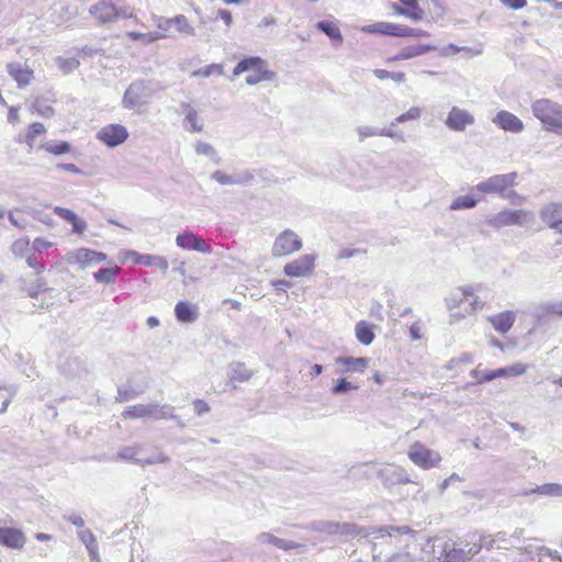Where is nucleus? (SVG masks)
<instances>
[{"label": "nucleus", "mask_w": 562, "mask_h": 562, "mask_svg": "<svg viewBox=\"0 0 562 562\" xmlns=\"http://www.w3.org/2000/svg\"><path fill=\"white\" fill-rule=\"evenodd\" d=\"M474 123V115L470 111L457 105L450 109L447 119L445 120L446 127L453 132H463L467 127L472 126Z\"/></svg>", "instance_id": "9d476101"}, {"label": "nucleus", "mask_w": 562, "mask_h": 562, "mask_svg": "<svg viewBox=\"0 0 562 562\" xmlns=\"http://www.w3.org/2000/svg\"><path fill=\"white\" fill-rule=\"evenodd\" d=\"M173 26L177 32L183 36H195V29L183 14L173 16Z\"/></svg>", "instance_id": "58836bf2"}, {"label": "nucleus", "mask_w": 562, "mask_h": 562, "mask_svg": "<svg viewBox=\"0 0 562 562\" xmlns=\"http://www.w3.org/2000/svg\"><path fill=\"white\" fill-rule=\"evenodd\" d=\"M374 75L376 78L384 80V79H391L396 82H403L405 80V74L404 72H390L384 69H375Z\"/></svg>", "instance_id": "e2e57ef3"}, {"label": "nucleus", "mask_w": 562, "mask_h": 562, "mask_svg": "<svg viewBox=\"0 0 562 562\" xmlns=\"http://www.w3.org/2000/svg\"><path fill=\"white\" fill-rule=\"evenodd\" d=\"M408 458L423 469L435 468L441 461V457L437 451L428 449L420 442H415L411 446Z\"/></svg>", "instance_id": "1a4fd4ad"}, {"label": "nucleus", "mask_w": 562, "mask_h": 562, "mask_svg": "<svg viewBox=\"0 0 562 562\" xmlns=\"http://www.w3.org/2000/svg\"><path fill=\"white\" fill-rule=\"evenodd\" d=\"M415 532L407 526H384V527H371L369 529H363V536H374V538H384V537H396L398 535H411L413 536Z\"/></svg>", "instance_id": "aec40b11"}, {"label": "nucleus", "mask_w": 562, "mask_h": 562, "mask_svg": "<svg viewBox=\"0 0 562 562\" xmlns=\"http://www.w3.org/2000/svg\"><path fill=\"white\" fill-rule=\"evenodd\" d=\"M7 68L20 88L29 86L34 78L33 70L20 63L8 64Z\"/></svg>", "instance_id": "4be33fe9"}, {"label": "nucleus", "mask_w": 562, "mask_h": 562, "mask_svg": "<svg viewBox=\"0 0 562 562\" xmlns=\"http://www.w3.org/2000/svg\"><path fill=\"white\" fill-rule=\"evenodd\" d=\"M195 153L198 155H203L207 157L210 160L218 165L221 162V158L218 156L217 150L209 143L205 142H196L195 146Z\"/></svg>", "instance_id": "ea45409f"}, {"label": "nucleus", "mask_w": 562, "mask_h": 562, "mask_svg": "<svg viewBox=\"0 0 562 562\" xmlns=\"http://www.w3.org/2000/svg\"><path fill=\"white\" fill-rule=\"evenodd\" d=\"M379 34L400 37L401 24L391 22H379Z\"/></svg>", "instance_id": "bf43d9fd"}, {"label": "nucleus", "mask_w": 562, "mask_h": 562, "mask_svg": "<svg viewBox=\"0 0 562 562\" xmlns=\"http://www.w3.org/2000/svg\"><path fill=\"white\" fill-rule=\"evenodd\" d=\"M45 132V126L42 123L35 122L29 127L25 136V142L30 147H33L35 138Z\"/></svg>", "instance_id": "052dcab7"}, {"label": "nucleus", "mask_w": 562, "mask_h": 562, "mask_svg": "<svg viewBox=\"0 0 562 562\" xmlns=\"http://www.w3.org/2000/svg\"><path fill=\"white\" fill-rule=\"evenodd\" d=\"M493 123L502 130L512 133H520L525 127L522 121L518 116L505 110L499 111L495 115Z\"/></svg>", "instance_id": "6ab92c4d"}, {"label": "nucleus", "mask_w": 562, "mask_h": 562, "mask_svg": "<svg viewBox=\"0 0 562 562\" xmlns=\"http://www.w3.org/2000/svg\"><path fill=\"white\" fill-rule=\"evenodd\" d=\"M211 179L223 186L247 184L252 181L254 175L250 171H245L235 176H229L221 170H216L211 175Z\"/></svg>", "instance_id": "5701e85b"}, {"label": "nucleus", "mask_w": 562, "mask_h": 562, "mask_svg": "<svg viewBox=\"0 0 562 562\" xmlns=\"http://www.w3.org/2000/svg\"><path fill=\"white\" fill-rule=\"evenodd\" d=\"M266 66V61L260 57H247L240 60L233 70V77L248 70H261Z\"/></svg>", "instance_id": "473e14b6"}, {"label": "nucleus", "mask_w": 562, "mask_h": 562, "mask_svg": "<svg viewBox=\"0 0 562 562\" xmlns=\"http://www.w3.org/2000/svg\"><path fill=\"white\" fill-rule=\"evenodd\" d=\"M128 137L127 130L121 124H109L102 127L97 138L109 147H115L124 143Z\"/></svg>", "instance_id": "f8f14e48"}, {"label": "nucleus", "mask_w": 562, "mask_h": 562, "mask_svg": "<svg viewBox=\"0 0 562 562\" xmlns=\"http://www.w3.org/2000/svg\"><path fill=\"white\" fill-rule=\"evenodd\" d=\"M151 20L157 27V31H153V32L154 33H164L165 38H166L168 36V34H167L168 31L170 30L171 26H173V16L166 18L164 15H158V14L153 13Z\"/></svg>", "instance_id": "49530a36"}, {"label": "nucleus", "mask_w": 562, "mask_h": 562, "mask_svg": "<svg viewBox=\"0 0 562 562\" xmlns=\"http://www.w3.org/2000/svg\"><path fill=\"white\" fill-rule=\"evenodd\" d=\"M106 254L90 248L81 247L67 252L64 261L70 266H77L80 270H86L94 265L105 261Z\"/></svg>", "instance_id": "39448f33"}, {"label": "nucleus", "mask_w": 562, "mask_h": 562, "mask_svg": "<svg viewBox=\"0 0 562 562\" xmlns=\"http://www.w3.org/2000/svg\"><path fill=\"white\" fill-rule=\"evenodd\" d=\"M314 255H303L295 260L288 262L283 272L291 278H302L311 274L315 267Z\"/></svg>", "instance_id": "4468645a"}, {"label": "nucleus", "mask_w": 562, "mask_h": 562, "mask_svg": "<svg viewBox=\"0 0 562 562\" xmlns=\"http://www.w3.org/2000/svg\"><path fill=\"white\" fill-rule=\"evenodd\" d=\"M176 244L178 247L195 250L202 254H210L212 251L211 246L201 237H198L191 231H186L176 237Z\"/></svg>", "instance_id": "dca6fc26"}, {"label": "nucleus", "mask_w": 562, "mask_h": 562, "mask_svg": "<svg viewBox=\"0 0 562 562\" xmlns=\"http://www.w3.org/2000/svg\"><path fill=\"white\" fill-rule=\"evenodd\" d=\"M429 33L422 29H414L407 25L401 24L400 37H427Z\"/></svg>", "instance_id": "680f3d73"}, {"label": "nucleus", "mask_w": 562, "mask_h": 562, "mask_svg": "<svg viewBox=\"0 0 562 562\" xmlns=\"http://www.w3.org/2000/svg\"><path fill=\"white\" fill-rule=\"evenodd\" d=\"M316 29L325 33L329 38L337 40L339 43H342L341 32L335 23L329 21H319L316 23Z\"/></svg>", "instance_id": "79ce46f5"}, {"label": "nucleus", "mask_w": 562, "mask_h": 562, "mask_svg": "<svg viewBox=\"0 0 562 562\" xmlns=\"http://www.w3.org/2000/svg\"><path fill=\"white\" fill-rule=\"evenodd\" d=\"M175 314L181 323H193L199 316L198 307L187 301H180L175 307Z\"/></svg>", "instance_id": "a878e982"}, {"label": "nucleus", "mask_w": 562, "mask_h": 562, "mask_svg": "<svg viewBox=\"0 0 562 562\" xmlns=\"http://www.w3.org/2000/svg\"><path fill=\"white\" fill-rule=\"evenodd\" d=\"M34 110L44 117H50L54 114L52 106L42 103L40 99H36L33 103Z\"/></svg>", "instance_id": "0e129e2a"}, {"label": "nucleus", "mask_w": 562, "mask_h": 562, "mask_svg": "<svg viewBox=\"0 0 562 562\" xmlns=\"http://www.w3.org/2000/svg\"><path fill=\"white\" fill-rule=\"evenodd\" d=\"M89 13L99 24L114 22L120 15L119 8L108 0H99L90 5Z\"/></svg>", "instance_id": "ddd939ff"}, {"label": "nucleus", "mask_w": 562, "mask_h": 562, "mask_svg": "<svg viewBox=\"0 0 562 562\" xmlns=\"http://www.w3.org/2000/svg\"><path fill=\"white\" fill-rule=\"evenodd\" d=\"M436 46L432 45H412L403 48L401 52H398L394 57L393 60H406L411 59L420 55H424L428 52L436 50Z\"/></svg>", "instance_id": "c756f323"}, {"label": "nucleus", "mask_w": 562, "mask_h": 562, "mask_svg": "<svg viewBox=\"0 0 562 562\" xmlns=\"http://www.w3.org/2000/svg\"><path fill=\"white\" fill-rule=\"evenodd\" d=\"M75 15L76 12L69 7L58 3L53 5L49 20L56 25H61L70 21Z\"/></svg>", "instance_id": "7c9ffc66"}, {"label": "nucleus", "mask_w": 562, "mask_h": 562, "mask_svg": "<svg viewBox=\"0 0 562 562\" xmlns=\"http://www.w3.org/2000/svg\"><path fill=\"white\" fill-rule=\"evenodd\" d=\"M54 61L58 66V68L63 71L64 75H68L75 69H77L80 65L79 60L75 57L64 58L61 56H57L54 58Z\"/></svg>", "instance_id": "de8ad7c7"}, {"label": "nucleus", "mask_w": 562, "mask_h": 562, "mask_svg": "<svg viewBox=\"0 0 562 562\" xmlns=\"http://www.w3.org/2000/svg\"><path fill=\"white\" fill-rule=\"evenodd\" d=\"M493 328L501 333L506 334L513 327L516 321V314L512 311H506L487 317Z\"/></svg>", "instance_id": "b1692460"}, {"label": "nucleus", "mask_w": 562, "mask_h": 562, "mask_svg": "<svg viewBox=\"0 0 562 562\" xmlns=\"http://www.w3.org/2000/svg\"><path fill=\"white\" fill-rule=\"evenodd\" d=\"M517 179L516 172H509L504 175H495L490 177L488 179L477 183L474 188L480 193H498L503 194V192L515 184Z\"/></svg>", "instance_id": "6e6552de"}, {"label": "nucleus", "mask_w": 562, "mask_h": 562, "mask_svg": "<svg viewBox=\"0 0 562 562\" xmlns=\"http://www.w3.org/2000/svg\"><path fill=\"white\" fill-rule=\"evenodd\" d=\"M252 375L254 372L244 362L236 361L229 364L228 378L233 383L247 382Z\"/></svg>", "instance_id": "c85d7f7f"}, {"label": "nucleus", "mask_w": 562, "mask_h": 562, "mask_svg": "<svg viewBox=\"0 0 562 562\" xmlns=\"http://www.w3.org/2000/svg\"><path fill=\"white\" fill-rule=\"evenodd\" d=\"M0 544L11 549H22L25 544V536L15 528H0Z\"/></svg>", "instance_id": "412c9836"}, {"label": "nucleus", "mask_w": 562, "mask_h": 562, "mask_svg": "<svg viewBox=\"0 0 562 562\" xmlns=\"http://www.w3.org/2000/svg\"><path fill=\"white\" fill-rule=\"evenodd\" d=\"M130 255L135 257L137 263H144L148 267H157L161 271H167L169 263L165 257L154 255H139L136 251H131Z\"/></svg>", "instance_id": "2f4dec72"}, {"label": "nucleus", "mask_w": 562, "mask_h": 562, "mask_svg": "<svg viewBox=\"0 0 562 562\" xmlns=\"http://www.w3.org/2000/svg\"><path fill=\"white\" fill-rule=\"evenodd\" d=\"M276 77L274 72L268 69L258 70V74L249 75L246 77V83L255 86L261 81H271Z\"/></svg>", "instance_id": "8fccbe9b"}, {"label": "nucleus", "mask_w": 562, "mask_h": 562, "mask_svg": "<svg viewBox=\"0 0 562 562\" xmlns=\"http://www.w3.org/2000/svg\"><path fill=\"white\" fill-rule=\"evenodd\" d=\"M358 389H359L358 385L341 378L336 381V383L333 385L330 391L334 395H341V394H346L350 391H356Z\"/></svg>", "instance_id": "864d4df0"}, {"label": "nucleus", "mask_w": 562, "mask_h": 562, "mask_svg": "<svg viewBox=\"0 0 562 562\" xmlns=\"http://www.w3.org/2000/svg\"><path fill=\"white\" fill-rule=\"evenodd\" d=\"M78 537L81 542L86 546L89 555H95V550L98 549V543L95 537L89 529H81L78 531Z\"/></svg>", "instance_id": "a18cd8bd"}, {"label": "nucleus", "mask_w": 562, "mask_h": 562, "mask_svg": "<svg viewBox=\"0 0 562 562\" xmlns=\"http://www.w3.org/2000/svg\"><path fill=\"white\" fill-rule=\"evenodd\" d=\"M378 477L385 487H392L398 484H408L412 482L407 472L400 465L385 464L378 471Z\"/></svg>", "instance_id": "9b49d317"}, {"label": "nucleus", "mask_w": 562, "mask_h": 562, "mask_svg": "<svg viewBox=\"0 0 562 562\" xmlns=\"http://www.w3.org/2000/svg\"><path fill=\"white\" fill-rule=\"evenodd\" d=\"M338 522L333 520H321L313 524V529L317 532L327 535H337Z\"/></svg>", "instance_id": "5fc2aeb1"}, {"label": "nucleus", "mask_w": 562, "mask_h": 562, "mask_svg": "<svg viewBox=\"0 0 562 562\" xmlns=\"http://www.w3.org/2000/svg\"><path fill=\"white\" fill-rule=\"evenodd\" d=\"M335 363L340 367L336 370L337 373H362L369 366V359L339 356L335 358Z\"/></svg>", "instance_id": "f3484780"}, {"label": "nucleus", "mask_w": 562, "mask_h": 562, "mask_svg": "<svg viewBox=\"0 0 562 562\" xmlns=\"http://www.w3.org/2000/svg\"><path fill=\"white\" fill-rule=\"evenodd\" d=\"M535 492L540 496L562 497V484L546 483L535 487Z\"/></svg>", "instance_id": "37998d69"}, {"label": "nucleus", "mask_w": 562, "mask_h": 562, "mask_svg": "<svg viewBox=\"0 0 562 562\" xmlns=\"http://www.w3.org/2000/svg\"><path fill=\"white\" fill-rule=\"evenodd\" d=\"M26 263L30 268H32L37 274L42 273L45 270V266L40 262L34 255L30 254L26 256Z\"/></svg>", "instance_id": "338daca9"}, {"label": "nucleus", "mask_w": 562, "mask_h": 562, "mask_svg": "<svg viewBox=\"0 0 562 562\" xmlns=\"http://www.w3.org/2000/svg\"><path fill=\"white\" fill-rule=\"evenodd\" d=\"M122 417L127 418H153L160 419H177L175 407L170 404H160L158 402L139 403L127 406L122 413Z\"/></svg>", "instance_id": "f03ea898"}, {"label": "nucleus", "mask_w": 562, "mask_h": 562, "mask_svg": "<svg viewBox=\"0 0 562 562\" xmlns=\"http://www.w3.org/2000/svg\"><path fill=\"white\" fill-rule=\"evenodd\" d=\"M224 70H223V66L220 65V64H211V65H207L201 69H198L195 71L192 72V76L193 77H210L214 74L221 76L223 75Z\"/></svg>", "instance_id": "4d7b16f0"}, {"label": "nucleus", "mask_w": 562, "mask_h": 562, "mask_svg": "<svg viewBox=\"0 0 562 562\" xmlns=\"http://www.w3.org/2000/svg\"><path fill=\"white\" fill-rule=\"evenodd\" d=\"M363 532V528L350 522H338L337 535L358 536Z\"/></svg>", "instance_id": "13d9d810"}, {"label": "nucleus", "mask_w": 562, "mask_h": 562, "mask_svg": "<svg viewBox=\"0 0 562 562\" xmlns=\"http://www.w3.org/2000/svg\"><path fill=\"white\" fill-rule=\"evenodd\" d=\"M257 541L261 544L274 546L284 551L294 550L300 547V544L294 541L278 538L270 532H261L260 535H258Z\"/></svg>", "instance_id": "bb28decb"}, {"label": "nucleus", "mask_w": 562, "mask_h": 562, "mask_svg": "<svg viewBox=\"0 0 562 562\" xmlns=\"http://www.w3.org/2000/svg\"><path fill=\"white\" fill-rule=\"evenodd\" d=\"M120 272L121 268L119 266L101 268L93 273V279L98 283L113 284L115 283L116 277L120 274Z\"/></svg>", "instance_id": "c9c22d12"}, {"label": "nucleus", "mask_w": 562, "mask_h": 562, "mask_svg": "<svg viewBox=\"0 0 562 562\" xmlns=\"http://www.w3.org/2000/svg\"><path fill=\"white\" fill-rule=\"evenodd\" d=\"M181 111L186 115L184 126L192 132H201L203 125L199 122L198 112L188 103L181 104Z\"/></svg>", "instance_id": "72a5a7b5"}, {"label": "nucleus", "mask_w": 562, "mask_h": 562, "mask_svg": "<svg viewBox=\"0 0 562 562\" xmlns=\"http://www.w3.org/2000/svg\"><path fill=\"white\" fill-rule=\"evenodd\" d=\"M477 204V200L472 195H462L454 199L450 204L451 211L462 209H473Z\"/></svg>", "instance_id": "09e8293b"}, {"label": "nucleus", "mask_w": 562, "mask_h": 562, "mask_svg": "<svg viewBox=\"0 0 562 562\" xmlns=\"http://www.w3.org/2000/svg\"><path fill=\"white\" fill-rule=\"evenodd\" d=\"M127 36L130 40H132L134 42H139L143 45H150L160 40H165L164 33H154V32L142 33V32L132 31V32L127 33Z\"/></svg>", "instance_id": "4c0bfd02"}, {"label": "nucleus", "mask_w": 562, "mask_h": 562, "mask_svg": "<svg viewBox=\"0 0 562 562\" xmlns=\"http://www.w3.org/2000/svg\"><path fill=\"white\" fill-rule=\"evenodd\" d=\"M11 252L15 258H26L32 252L29 238H19L11 245Z\"/></svg>", "instance_id": "a19ab883"}, {"label": "nucleus", "mask_w": 562, "mask_h": 562, "mask_svg": "<svg viewBox=\"0 0 562 562\" xmlns=\"http://www.w3.org/2000/svg\"><path fill=\"white\" fill-rule=\"evenodd\" d=\"M528 369L527 364L517 362L512 366L499 368L497 370H492L491 374L485 376V380H494L496 378H507V376H519L522 375Z\"/></svg>", "instance_id": "cd10ccee"}, {"label": "nucleus", "mask_w": 562, "mask_h": 562, "mask_svg": "<svg viewBox=\"0 0 562 562\" xmlns=\"http://www.w3.org/2000/svg\"><path fill=\"white\" fill-rule=\"evenodd\" d=\"M143 445L125 446L117 450L114 459L124 460L136 463L140 467L150 465L155 463H169L170 458L161 451L147 458H139V453L143 451Z\"/></svg>", "instance_id": "20e7f679"}, {"label": "nucleus", "mask_w": 562, "mask_h": 562, "mask_svg": "<svg viewBox=\"0 0 562 562\" xmlns=\"http://www.w3.org/2000/svg\"><path fill=\"white\" fill-rule=\"evenodd\" d=\"M443 551L445 554L441 562H465L467 558L462 549L449 548L447 546Z\"/></svg>", "instance_id": "603ef678"}, {"label": "nucleus", "mask_w": 562, "mask_h": 562, "mask_svg": "<svg viewBox=\"0 0 562 562\" xmlns=\"http://www.w3.org/2000/svg\"><path fill=\"white\" fill-rule=\"evenodd\" d=\"M539 214L543 223L560 234L562 228V203H549L540 210Z\"/></svg>", "instance_id": "a211bd4d"}, {"label": "nucleus", "mask_w": 562, "mask_h": 562, "mask_svg": "<svg viewBox=\"0 0 562 562\" xmlns=\"http://www.w3.org/2000/svg\"><path fill=\"white\" fill-rule=\"evenodd\" d=\"M357 133H358L360 142H362L364 138L371 137V136H385V137L398 139L401 142L405 140L403 135L393 132L392 128L378 130L372 126L363 125V126L357 127Z\"/></svg>", "instance_id": "393cba45"}, {"label": "nucleus", "mask_w": 562, "mask_h": 562, "mask_svg": "<svg viewBox=\"0 0 562 562\" xmlns=\"http://www.w3.org/2000/svg\"><path fill=\"white\" fill-rule=\"evenodd\" d=\"M54 213L68 223L75 221V217L77 216L76 213L72 212L71 210L61 206L54 207Z\"/></svg>", "instance_id": "69168bd1"}, {"label": "nucleus", "mask_w": 562, "mask_h": 562, "mask_svg": "<svg viewBox=\"0 0 562 562\" xmlns=\"http://www.w3.org/2000/svg\"><path fill=\"white\" fill-rule=\"evenodd\" d=\"M302 246L300 236L291 229H285L276 237L271 254L273 257H284L300 250Z\"/></svg>", "instance_id": "0eeeda50"}, {"label": "nucleus", "mask_w": 562, "mask_h": 562, "mask_svg": "<svg viewBox=\"0 0 562 562\" xmlns=\"http://www.w3.org/2000/svg\"><path fill=\"white\" fill-rule=\"evenodd\" d=\"M533 221V213L527 210H504L487 218V224L496 229L519 225L524 226Z\"/></svg>", "instance_id": "423d86ee"}, {"label": "nucleus", "mask_w": 562, "mask_h": 562, "mask_svg": "<svg viewBox=\"0 0 562 562\" xmlns=\"http://www.w3.org/2000/svg\"><path fill=\"white\" fill-rule=\"evenodd\" d=\"M483 289L481 283L474 285H462L452 290L449 295L445 299L447 308L453 311L469 301L471 296L480 292Z\"/></svg>", "instance_id": "2eb2a0df"}, {"label": "nucleus", "mask_w": 562, "mask_h": 562, "mask_svg": "<svg viewBox=\"0 0 562 562\" xmlns=\"http://www.w3.org/2000/svg\"><path fill=\"white\" fill-rule=\"evenodd\" d=\"M42 148L55 156H60L70 151L71 146L68 142H49L42 145Z\"/></svg>", "instance_id": "c03bdc74"}, {"label": "nucleus", "mask_w": 562, "mask_h": 562, "mask_svg": "<svg viewBox=\"0 0 562 562\" xmlns=\"http://www.w3.org/2000/svg\"><path fill=\"white\" fill-rule=\"evenodd\" d=\"M406 10L407 18L414 22L422 21L425 16V11L419 5V0H398Z\"/></svg>", "instance_id": "e433bc0d"}, {"label": "nucleus", "mask_w": 562, "mask_h": 562, "mask_svg": "<svg viewBox=\"0 0 562 562\" xmlns=\"http://www.w3.org/2000/svg\"><path fill=\"white\" fill-rule=\"evenodd\" d=\"M517 537L512 536L510 538H506L505 532H498L491 541V546H495L497 549H507L509 547H514L517 542Z\"/></svg>", "instance_id": "3c124183"}, {"label": "nucleus", "mask_w": 562, "mask_h": 562, "mask_svg": "<svg viewBox=\"0 0 562 562\" xmlns=\"http://www.w3.org/2000/svg\"><path fill=\"white\" fill-rule=\"evenodd\" d=\"M422 115V109L418 108V106H413L407 112L398 115L392 123H391V127L397 125V124H401V123H405L407 121H412V120H418Z\"/></svg>", "instance_id": "6e6d98bb"}, {"label": "nucleus", "mask_w": 562, "mask_h": 562, "mask_svg": "<svg viewBox=\"0 0 562 562\" xmlns=\"http://www.w3.org/2000/svg\"><path fill=\"white\" fill-rule=\"evenodd\" d=\"M156 92L150 81H135L126 89L122 104L125 109L134 110L145 105Z\"/></svg>", "instance_id": "7ed1b4c3"}, {"label": "nucleus", "mask_w": 562, "mask_h": 562, "mask_svg": "<svg viewBox=\"0 0 562 562\" xmlns=\"http://www.w3.org/2000/svg\"><path fill=\"white\" fill-rule=\"evenodd\" d=\"M385 562H415V559L406 551L393 554Z\"/></svg>", "instance_id": "774afa93"}, {"label": "nucleus", "mask_w": 562, "mask_h": 562, "mask_svg": "<svg viewBox=\"0 0 562 562\" xmlns=\"http://www.w3.org/2000/svg\"><path fill=\"white\" fill-rule=\"evenodd\" d=\"M355 334L358 341L364 346L370 345L375 337L373 326L366 321H360L356 324Z\"/></svg>", "instance_id": "f704fd0d"}, {"label": "nucleus", "mask_w": 562, "mask_h": 562, "mask_svg": "<svg viewBox=\"0 0 562 562\" xmlns=\"http://www.w3.org/2000/svg\"><path fill=\"white\" fill-rule=\"evenodd\" d=\"M531 111L546 131L562 135V104L550 99H539L532 102Z\"/></svg>", "instance_id": "f257e3e1"}]
</instances>
